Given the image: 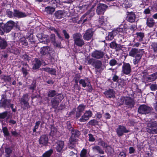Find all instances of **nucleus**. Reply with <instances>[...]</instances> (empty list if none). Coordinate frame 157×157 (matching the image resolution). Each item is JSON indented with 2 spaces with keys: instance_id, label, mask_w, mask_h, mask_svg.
Listing matches in <instances>:
<instances>
[{
  "instance_id": "1",
  "label": "nucleus",
  "mask_w": 157,
  "mask_h": 157,
  "mask_svg": "<svg viewBox=\"0 0 157 157\" xmlns=\"http://www.w3.org/2000/svg\"><path fill=\"white\" fill-rule=\"evenodd\" d=\"M40 52L42 57L45 58L48 57L51 59L54 58L55 55L54 50L49 46L41 48Z\"/></svg>"
},
{
  "instance_id": "2",
  "label": "nucleus",
  "mask_w": 157,
  "mask_h": 157,
  "mask_svg": "<svg viewBox=\"0 0 157 157\" xmlns=\"http://www.w3.org/2000/svg\"><path fill=\"white\" fill-rule=\"evenodd\" d=\"M14 25L15 22L12 21H9L3 25L0 24V34L3 35L5 32H9Z\"/></svg>"
},
{
  "instance_id": "3",
  "label": "nucleus",
  "mask_w": 157,
  "mask_h": 157,
  "mask_svg": "<svg viewBox=\"0 0 157 157\" xmlns=\"http://www.w3.org/2000/svg\"><path fill=\"white\" fill-rule=\"evenodd\" d=\"M11 99H7L2 97L0 102V107H3L5 109L6 108L10 107L12 111L15 112L17 111L16 106H15L14 107V105L11 103Z\"/></svg>"
},
{
  "instance_id": "4",
  "label": "nucleus",
  "mask_w": 157,
  "mask_h": 157,
  "mask_svg": "<svg viewBox=\"0 0 157 157\" xmlns=\"http://www.w3.org/2000/svg\"><path fill=\"white\" fill-rule=\"evenodd\" d=\"M147 132L152 134H157V123L155 121H151L147 123Z\"/></svg>"
},
{
  "instance_id": "5",
  "label": "nucleus",
  "mask_w": 157,
  "mask_h": 157,
  "mask_svg": "<svg viewBox=\"0 0 157 157\" xmlns=\"http://www.w3.org/2000/svg\"><path fill=\"white\" fill-rule=\"evenodd\" d=\"M74 43L79 47H82L84 44V41L82 38L81 34L79 33H76L72 35Z\"/></svg>"
},
{
  "instance_id": "6",
  "label": "nucleus",
  "mask_w": 157,
  "mask_h": 157,
  "mask_svg": "<svg viewBox=\"0 0 157 157\" xmlns=\"http://www.w3.org/2000/svg\"><path fill=\"white\" fill-rule=\"evenodd\" d=\"M144 52L143 49L132 48L129 53V56L133 57H142Z\"/></svg>"
},
{
  "instance_id": "7",
  "label": "nucleus",
  "mask_w": 157,
  "mask_h": 157,
  "mask_svg": "<svg viewBox=\"0 0 157 157\" xmlns=\"http://www.w3.org/2000/svg\"><path fill=\"white\" fill-rule=\"evenodd\" d=\"M63 98L64 96L60 94L56 95L51 100V102L52 107L55 109L57 108L59 103Z\"/></svg>"
},
{
  "instance_id": "8",
  "label": "nucleus",
  "mask_w": 157,
  "mask_h": 157,
  "mask_svg": "<svg viewBox=\"0 0 157 157\" xmlns=\"http://www.w3.org/2000/svg\"><path fill=\"white\" fill-rule=\"evenodd\" d=\"M152 108L145 105H140L138 109L139 113L146 114L149 113L152 110Z\"/></svg>"
},
{
  "instance_id": "9",
  "label": "nucleus",
  "mask_w": 157,
  "mask_h": 157,
  "mask_svg": "<svg viewBox=\"0 0 157 157\" xmlns=\"http://www.w3.org/2000/svg\"><path fill=\"white\" fill-rule=\"evenodd\" d=\"M108 8V6L105 4L102 3L98 4L96 7V12L99 15L103 14Z\"/></svg>"
},
{
  "instance_id": "10",
  "label": "nucleus",
  "mask_w": 157,
  "mask_h": 157,
  "mask_svg": "<svg viewBox=\"0 0 157 157\" xmlns=\"http://www.w3.org/2000/svg\"><path fill=\"white\" fill-rule=\"evenodd\" d=\"M129 132V131L123 125H119L116 129L117 133L119 137L122 136L124 133H127Z\"/></svg>"
},
{
  "instance_id": "11",
  "label": "nucleus",
  "mask_w": 157,
  "mask_h": 157,
  "mask_svg": "<svg viewBox=\"0 0 157 157\" xmlns=\"http://www.w3.org/2000/svg\"><path fill=\"white\" fill-rule=\"evenodd\" d=\"M131 68L129 63H123L122 66V72L124 74L128 75L130 74Z\"/></svg>"
},
{
  "instance_id": "12",
  "label": "nucleus",
  "mask_w": 157,
  "mask_h": 157,
  "mask_svg": "<svg viewBox=\"0 0 157 157\" xmlns=\"http://www.w3.org/2000/svg\"><path fill=\"white\" fill-rule=\"evenodd\" d=\"M92 113L91 111H86L79 119V121L80 122H84L88 120L89 118L92 116Z\"/></svg>"
},
{
  "instance_id": "13",
  "label": "nucleus",
  "mask_w": 157,
  "mask_h": 157,
  "mask_svg": "<svg viewBox=\"0 0 157 157\" xmlns=\"http://www.w3.org/2000/svg\"><path fill=\"white\" fill-rule=\"evenodd\" d=\"M125 104L129 108L133 107L135 105V101L133 99L130 97H126L124 100Z\"/></svg>"
},
{
  "instance_id": "14",
  "label": "nucleus",
  "mask_w": 157,
  "mask_h": 157,
  "mask_svg": "<svg viewBox=\"0 0 157 157\" xmlns=\"http://www.w3.org/2000/svg\"><path fill=\"white\" fill-rule=\"evenodd\" d=\"M104 55L103 52L101 51L95 50L92 53L91 56L94 58L100 59L103 57Z\"/></svg>"
},
{
  "instance_id": "15",
  "label": "nucleus",
  "mask_w": 157,
  "mask_h": 157,
  "mask_svg": "<svg viewBox=\"0 0 157 157\" xmlns=\"http://www.w3.org/2000/svg\"><path fill=\"white\" fill-rule=\"evenodd\" d=\"M107 98H114L115 97V92L113 89H109L104 93Z\"/></svg>"
},
{
  "instance_id": "16",
  "label": "nucleus",
  "mask_w": 157,
  "mask_h": 157,
  "mask_svg": "<svg viewBox=\"0 0 157 157\" xmlns=\"http://www.w3.org/2000/svg\"><path fill=\"white\" fill-rule=\"evenodd\" d=\"M102 63L101 61L97 60L96 61L93 66L94 67L95 71L97 72H100L102 70L101 69L102 67Z\"/></svg>"
},
{
  "instance_id": "17",
  "label": "nucleus",
  "mask_w": 157,
  "mask_h": 157,
  "mask_svg": "<svg viewBox=\"0 0 157 157\" xmlns=\"http://www.w3.org/2000/svg\"><path fill=\"white\" fill-rule=\"evenodd\" d=\"M39 143L40 144L43 145H46L48 142V138L47 135H43L41 136L39 140Z\"/></svg>"
},
{
  "instance_id": "18",
  "label": "nucleus",
  "mask_w": 157,
  "mask_h": 157,
  "mask_svg": "<svg viewBox=\"0 0 157 157\" xmlns=\"http://www.w3.org/2000/svg\"><path fill=\"white\" fill-rule=\"evenodd\" d=\"M75 138L71 136L69 140V144L68 145L69 148L72 149L75 147L78 141V140Z\"/></svg>"
},
{
  "instance_id": "19",
  "label": "nucleus",
  "mask_w": 157,
  "mask_h": 157,
  "mask_svg": "<svg viewBox=\"0 0 157 157\" xmlns=\"http://www.w3.org/2000/svg\"><path fill=\"white\" fill-rule=\"evenodd\" d=\"M93 32L91 29H88L83 36V39L86 40H89L92 37Z\"/></svg>"
},
{
  "instance_id": "20",
  "label": "nucleus",
  "mask_w": 157,
  "mask_h": 157,
  "mask_svg": "<svg viewBox=\"0 0 157 157\" xmlns=\"http://www.w3.org/2000/svg\"><path fill=\"white\" fill-rule=\"evenodd\" d=\"M54 16L56 18L58 19L64 18L65 16V11L60 10L57 11L55 12Z\"/></svg>"
},
{
  "instance_id": "21",
  "label": "nucleus",
  "mask_w": 157,
  "mask_h": 157,
  "mask_svg": "<svg viewBox=\"0 0 157 157\" xmlns=\"http://www.w3.org/2000/svg\"><path fill=\"white\" fill-rule=\"evenodd\" d=\"M14 17L18 18H21L26 17V14L25 13L19 11V10H14Z\"/></svg>"
},
{
  "instance_id": "22",
  "label": "nucleus",
  "mask_w": 157,
  "mask_h": 157,
  "mask_svg": "<svg viewBox=\"0 0 157 157\" xmlns=\"http://www.w3.org/2000/svg\"><path fill=\"white\" fill-rule=\"evenodd\" d=\"M136 15L133 12H131L128 13L127 17V20L130 22H134L135 20Z\"/></svg>"
},
{
  "instance_id": "23",
  "label": "nucleus",
  "mask_w": 157,
  "mask_h": 157,
  "mask_svg": "<svg viewBox=\"0 0 157 157\" xmlns=\"http://www.w3.org/2000/svg\"><path fill=\"white\" fill-rule=\"evenodd\" d=\"M94 15V13H92L91 12H90L89 11L87 12L86 13H85L84 15H83L82 17V19L85 18L83 21V23L85 22L87 20H90V18H88V17H89V18L90 17H91L93 16Z\"/></svg>"
},
{
  "instance_id": "24",
  "label": "nucleus",
  "mask_w": 157,
  "mask_h": 157,
  "mask_svg": "<svg viewBox=\"0 0 157 157\" xmlns=\"http://www.w3.org/2000/svg\"><path fill=\"white\" fill-rule=\"evenodd\" d=\"M157 79V72H155L149 75L145 78L146 80L148 82H151L155 81Z\"/></svg>"
},
{
  "instance_id": "25",
  "label": "nucleus",
  "mask_w": 157,
  "mask_h": 157,
  "mask_svg": "<svg viewBox=\"0 0 157 157\" xmlns=\"http://www.w3.org/2000/svg\"><path fill=\"white\" fill-rule=\"evenodd\" d=\"M55 8L49 6L45 7L44 11L48 14H52L55 12Z\"/></svg>"
},
{
  "instance_id": "26",
  "label": "nucleus",
  "mask_w": 157,
  "mask_h": 157,
  "mask_svg": "<svg viewBox=\"0 0 157 157\" xmlns=\"http://www.w3.org/2000/svg\"><path fill=\"white\" fill-rule=\"evenodd\" d=\"M64 146V142L63 141H59L57 143V145L56 147L57 151L60 152L62 150Z\"/></svg>"
},
{
  "instance_id": "27",
  "label": "nucleus",
  "mask_w": 157,
  "mask_h": 157,
  "mask_svg": "<svg viewBox=\"0 0 157 157\" xmlns=\"http://www.w3.org/2000/svg\"><path fill=\"white\" fill-rule=\"evenodd\" d=\"M79 82L82 86L84 87H85L86 86L90 87L91 86L90 82L88 79L86 80L83 79H81L79 80Z\"/></svg>"
},
{
  "instance_id": "28",
  "label": "nucleus",
  "mask_w": 157,
  "mask_h": 157,
  "mask_svg": "<svg viewBox=\"0 0 157 157\" xmlns=\"http://www.w3.org/2000/svg\"><path fill=\"white\" fill-rule=\"evenodd\" d=\"M71 132V136L74 138H78L81 134L79 131L74 128Z\"/></svg>"
},
{
  "instance_id": "29",
  "label": "nucleus",
  "mask_w": 157,
  "mask_h": 157,
  "mask_svg": "<svg viewBox=\"0 0 157 157\" xmlns=\"http://www.w3.org/2000/svg\"><path fill=\"white\" fill-rule=\"evenodd\" d=\"M42 70L45 71L51 75H55L56 74V69L54 68L45 67L42 68Z\"/></svg>"
},
{
  "instance_id": "30",
  "label": "nucleus",
  "mask_w": 157,
  "mask_h": 157,
  "mask_svg": "<svg viewBox=\"0 0 157 157\" xmlns=\"http://www.w3.org/2000/svg\"><path fill=\"white\" fill-rule=\"evenodd\" d=\"M92 150L94 151H97L100 154H104V151L99 146L96 145L92 147Z\"/></svg>"
},
{
  "instance_id": "31",
  "label": "nucleus",
  "mask_w": 157,
  "mask_h": 157,
  "mask_svg": "<svg viewBox=\"0 0 157 157\" xmlns=\"http://www.w3.org/2000/svg\"><path fill=\"white\" fill-rule=\"evenodd\" d=\"M146 24L148 27H152L155 25V21L152 18H148L147 19Z\"/></svg>"
},
{
  "instance_id": "32",
  "label": "nucleus",
  "mask_w": 157,
  "mask_h": 157,
  "mask_svg": "<svg viewBox=\"0 0 157 157\" xmlns=\"http://www.w3.org/2000/svg\"><path fill=\"white\" fill-rule=\"evenodd\" d=\"M136 38L139 42H141L143 40V38L144 37V34L143 33L140 32L136 33Z\"/></svg>"
},
{
  "instance_id": "33",
  "label": "nucleus",
  "mask_w": 157,
  "mask_h": 157,
  "mask_svg": "<svg viewBox=\"0 0 157 157\" xmlns=\"http://www.w3.org/2000/svg\"><path fill=\"white\" fill-rule=\"evenodd\" d=\"M120 46L119 44H117L115 41H113L110 44V48L115 49L116 51H118L120 49Z\"/></svg>"
},
{
  "instance_id": "34",
  "label": "nucleus",
  "mask_w": 157,
  "mask_h": 157,
  "mask_svg": "<svg viewBox=\"0 0 157 157\" xmlns=\"http://www.w3.org/2000/svg\"><path fill=\"white\" fill-rule=\"evenodd\" d=\"M41 65V62L40 60L38 59L35 60V62L33 64V69H37L39 68Z\"/></svg>"
},
{
  "instance_id": "35",
  "label": "nucleus",
  "mask_w": 157,
  "mask_h": 157,
  "mask_svg": "<svg viewBox=\"0 0 157 157\" xmlns=\"http://www.w3.org/2000/svg\"><path fill=\"white\" fill-rule=\"evenodd\" d=\"M53 151L52 149L46 151L42 155V157H50L52 154L53 153Z\"/></svg>"
},
{
  "instance_id": "36",
  "label": "nucleus",
  "mask_w": 157,
  "mask_h": 157,
  "mask_svg": "<svg viewBox=\"0 0 157 157\" xmlns=\"http://www.w3.org/2000/svg\"><path fill=\"white\" fill-rule=\"evenodd\" d=\"M29 100V96L27 94H24L21 98H19L20 101L25 102H28Z\"/></svg>"
},
{
  "instance_id": "37",
  "label": "nucleus",
  "mask_w": 157,
  "mask_h": 157,
  "mask_svg": "<svg viewBox=\"0 0 157 157\" xmlns=\"http://www.w3.org/2000/svg\"><path fill=\"white\" fill-rule=\"evenodd\" d=\"M21 106L24 110L29 108L30 106L28 102H21L20 101Z\"/></svg>"
},
{
  "instance_id": "38",
  "label": "nucleus",
  "mask_w": 157,
  "mask_h": 157,
  "mask_svg": "<svg viewBox=\"0 0 157 157\" xmlns=\"http://www.w3.org/2000/svg\"><path fill=\"white\" fill-rule=\"evenodd\" d=\"M36 81L35 80H33L32 81V83L29 86V89L32 90V92L35 90L36 87Z\"/></svg>"
},
{
  "instance_id": "39",
  "label": "nucleus",
  "mask_w": 157,
  "mask_h": 157,
  "mask_svg": "<svg viewBox=\"0 0 157 157\" xmlns=\"http://www.w3.org/2000/svg\"><path fill=\"white\" fill-rule=\"evenodd\" d=\"M13 151L12 148L10 147H6L5 148V152L6 155L10 156Z\"/></svg>"
},
{
  "instance_id": "40",
  "label": "nucleus",
  "mask_w": 157,
  "mask_h": 157,
  "mask_svg": "<svg viewBox=\"0 0 157 157\" xmlns=\"http://www.w3.org/2000/svg\"><path fill=\"white\" fill-rule=\"evenodd\" d=\"M58 94L54 90H52L49 91L48 94V96L49 97L52 98L54 97L55 95H58Z\"/></svg>"
},
{
  "instance_id": "41",
  "label": "nucleus",
  "mask_w": 157,
  "mask_h": 157,
  "mask_svg": "<svg viewBox=\"0 0 157 157\" xmlns=\"http://www.w3.org/2000/svg\"><path fill=\"white\" fill-rule=\"evenodd\" d=\"M24 66L25 67H24L22 68V71L24 76L26 77L28 73L27 69V67H28V65L26 63H25L24 64Z\"/></svg>"
},
{
  "instance_id": "42",
  "label": "nucleus",
  "mask_w": 157,
  "mask_h": 157,
  "mask_svg": "<svg viewBox=\"0 0 157 157\" xmlns=\"http://www.w3.org/2000/svg\"><path fill=\"white\" fill-rule=\"evenodd\" d=\"M105 151L110 154H113L114 152L113 149L109 145L105 148Z\"/></svg>"
},
{
  "instance_id": "43",
  "label": "nucleus",
  "mask_w": 157,
  "mask_h": 157,
  "mask_svg": "<svg viewBox=\"0 0 157 157\" xmlns=\"http://www.w3.org/2000/svg\"><path fill=\"white\" fill-rule=\"evenodd\" d=\"M86 108V106L83 104L79 105L77 107V111L79 112H82L84 111Z\"/></svg>"
},
{
  "instance_id": "44",
  "label": "nucleus",
  "mask_w": 157,
  "mask_h": 157,
  "mask_svg": "<svg viewBox=\"0 0 157 157\" xmlns=\"http://www.w3.org/2000/svg\"><path fill=\"white\" fill-rule=\"evenodd\" d=\"M51 131L50 133V136H54L56 132V128L53 125L51 126Z\"/></svg>"
},
{
  "instance_id": "45",
  "label": "nucleus",
  "mask_w": 157,
  "mask_h": 157,
  "mask_svg": "<svg viewBox=\"0 0 157 157\" xmlns=\"http://www.w3.org/2000/svg\"><path fill=\"white\" fill-rule=\"evenodd\" d=\"M98 144L102 146L103 148H105L108 145L107 143L101 140L98 142Z\"/></svg>"
},
{
  "instance_id": "46",
  "label": "nucleus",
  "mask_w": 157,
  "mask_h": 157,
  "mask_svg": "<svg viewBox=\"0 0 157 157\" xmlns=\"http://www.w3.org/2000/svg\"><path fill=\"white\" fill-rule=\"evenodd\" d=\"M87 151L86 149H83L81 152L80 157H86Z\"/></svg>"
},
{
  "instance_id": "47",
  "label": "nucleus",
  "mask_w": 157,
  "mask_h": 157,
  "mask_svg": "<svg viewBox=\"0 0 157 157\" xmlns=\"http://www.w3.org/2000/svg\"><path fill=\"white\" fill-rule=\"evenodd\" d=\"M98 122L95 119H93L90 120L88 123L89 125L91 126H95L97 124Z\"/></svg>"
},
{
  "instance_id": "48",
  "label": "nucleus",
  "mask_w": 157,
  "mask_h": 157,
  "mask_svg": "<svg viewBox=\"0 0 157 157\" xmlns=\"http://www.w3.org/2000/svg\"><path fill=\"white\" fill-rule=\"evenodd\" d=\"M2 131L5 136H9L10 134L8 130V129L7 127H4L3 128Z\"/></svg>"
},
{
  "instance_id": "49",
  "label": "nucleus",
  "mask_w": 157,
  "mask_h": 157,
  "mask_svg": "<svg viewBox=\"0 0 157 157\" xmlns=\"http://www.w3.org/2000/svg\"><path fill=\"white\" fill-rule=\"evenodd\" d=\"M6 14H7L8 16L9 17L12 18L14 17V13L9 10H7L6 11Z\"/></svg>"
},
{
  "instance_id": "50",
  "label": "nucleus",
  "mask_w": 157,
  "mask_h": 157,
  "mask_svg": "<svg viewBox=\"0 0 157 157\" xmlns=\"http://www.w3.org/2000/svg\"><path fill=\"white\" fill-rule=\"evenodd\" d=\"M8 113V112L7 111H6L2 113H0V118H5L7 116Z\"/></svg>"
},
{
  "instance_id": "51",
  "label": "nucleus",
  "mask_w": 157,
  "mask_h": 157,
  "mask_svg": "<svg viewBox=\"0 0 157 157\" xmlns=\"http://www.w3.org/2000/svg\"><path fill=\"white\" fill-rule=\"evenodd\" d=\"M135 58L133 59V63L134 65H136L138 63L140 59L142 57H135Z\"/></svg>"
},
{
  "instance_id": "52",
  "label": "nucleus",
  "mask_w": 157,
  "mask_h": 157,
  "mask_svg": "<svg viewBox=\"0 0 157 157\" xmlns=\"http://www.w3.org/2000/svg\"><path fill=\"white\" fill-rule=\"evenodd\" d=\"M20 42L22 44L25 46H27L28 44L27 41L25 38L21 39Z\"/></svg>"
},
{
  "instance_id": "53",
  "label": "nucleus",
  "mask_w": 157,
  "mask_h": 157,
  "mask_svg": "<svg viewBox=\"0 0 157 157\" xmlns=\"http://www.w3.org/2000/svg\"><path fill=\"white\" fill-rule=\"evenodd\" d=\"M114 35L113 32H111L109 33V35L107 36V40H111L113 38Z\"/></svg>"
},
{
  "instance_id": "54",
  "label": "nucleus",
  "mask_w": 157,
  "mask_h": 157,
  "mask_svg": "<svg viewBox=\"0 0 157 157\" xmlns=\"http://www.w3.org/2000/svg\"><path fill=\"white\" fill-rule=\"evenodd\" d=\"M40 121H38L36 122L35 127L33 129V132H36V129L38 128L40 124Z\"/></svg>"
},
{
  "instance_id": "55",
  "label": "nucleus",
  "mask_w": 157,
  "mask_h": 157,
  "mask_svg": "<svg viewBox=\"0 0 157 157\" xmlns=\"http://www.w3.org/2000/svg\"><path fill=\"white\" fill-rule=\"evenodd\" d=\"M89 137V141L90 142H93L95 141V138L93 135L90 133L88 134Z\"/></svg>"
},
{
  "instance_id": "56",
  "label": "nucleus",
  "mask_w": 157,
  "mask_h": 157,
  "mask_svg": "<svg viewBox=\"0 0 157 157\" xmlns=\"http://www.w3.org/2000/svg\"><path fill=\"white\" fill-rule=\"evenodd\" d=\"M117 61L115 59H112L109 62V65L111 66H113L116 64Z\"/></svg>"
},
{
  "instance_id": "57",
  "label": "nucleus",
  "mask_w": 157,
  "mask_h": 157,
  "mask_svg": "<svg viewBox=\"0 0 157 157\" xmlns=\"http://www.w3.org/2000/svg\"><path fill=\"white\" fill-rule=\"evenodd\" d=\"M104 18V17L103 16H101L99 18V22L101 25H104L105 24Z\"/></svg>"
},
{
  "instance_id": "58",
  "label": "nucleus",
  "mask_w": 157,
  "mask_h": 157,
  "mask_svg": "<svg viewBox=\"0 0 157 157\" xmlns=\"http://www.w3.org/2000/svg\"><path fill=\"white\" fill-rule=\"evenodd\" d=\"M96 61L93 58L89 59L88 60V63L91 64L93 66Z\"/></svg>"
},
{
  "instance_id": "59",
  "label": "nucleus",
  "mask_w": 157,
  "mask_h": 157,
  "mask_svg": "<svg viewBox=\"0 0 157 157\" xmlns=\"http://www.w3.org/2000/svg\"><path fill=\"white\" fill-rule=\"evenodd\" d=\"M3 78L5 82H10L11 80V78L9 76H4Z\"/></svg>"
},
{
  "instance_id": "60",
  "label": "nucleus",
  "mask_w": 157,
  "mask_h": 157,
  "mask_svg": "<svg viewBox=\"0 0 157 157\" xmlns=\"http://www.w3.org/2000/svg\"><path fill=\"white\" fill-rule=\"evenodd\" d=\"M150 89L152 91H155L157 90V85L156 84H152L150 87Z\"/></svg>"
},
{
  "instance_id": "61",
  "label": "nucleus",
  "mask_w": 157,
  "mask_h": 157,
  "mask_svg": "<svg viewBox=\"0 0 157 157\" xmlns=\"http://www.w3.org/2000/svg\"><path fill=\"white\" fill-rule=\"evenodd\" d=\"M63 35L65 36V38L66 39H68L70 37V36L67 33V32H66V30H63Z\"/></svg>"
},
{
  "instance_id": "62",
  "label": "nucleus",
  "mask_w": 157,
  "mask_h": 157,
  "mask_svg": "<svg viewBox=\"0 0 157 157\" xmlns=\"http://www.w3.org/2000/svg\"><path fill=\"white\" fill-rule=\"evenodd\" d=\"M77 150L75 149H74L73 150V151H71L69 153V155L71 156H73L75 155H76L77 154Z\"/></svg>"
},
{
  "instance_id": "63",
  "label": "nucleus",
  "mask_w": 157,
  "mask_h": 157,
  "mask_svg": "<svg viewBox=\"0 0 157 157\" xmlns=\"http://www.w3.org/2000/svg\"><path fill=\"white\" fill-rule=\"evenodd\" d=\"M50 38L51 42L52 43H53L56 41L55 39V36L54 34H52L51 35Z\"/></svg>"
},
{
  "instance_id": "64",
  "label": "nucleus",
  "mask_w": 157,
  "mask_h": 157,
  "mask_svg": "<svg viewBox=\"0 0 157 157\" xmlns=\"http://www.w3.org/2000/svg\"><path fill=\"white\" fill-rule=\"evenodd\" d=\"M142 76L144 78H145L146 76L148 75V73L147 72V70H145L144 71H142Z\"/></svg>"
}]
</instances>
